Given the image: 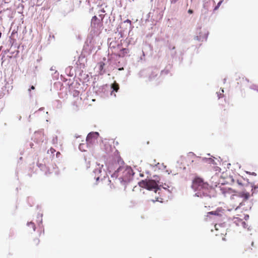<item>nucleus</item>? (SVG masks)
<instances>
[{
    "label": "nucleus",
    "mask_w": 258,
    "mask_h": 258,
    "mask_svg": "<svg viewBox=\"0 0 258 258\" xmlns=\"http://www.w3.org/2000/svg\"><path fill=\"white\" fill-rule=\"evenodd\" d=\"M117 46L118 48H119V49L120 48V44H118Z\"/></svg>",
    "instance_id": "19"
},
{
    "label": "nucleus",
    "mask_w": 258,
    "mask_h": 258,
    "mask_svg": "<svg viewBox=\"0 0 258 258\" xmlns=\"http://www.w3.org/2000/svg\"><path fill=\"white\" fill-rule=\"evenodd\" d=\"M78 83L77 82H76V85H77Z\"/></svg>",
    "instance_id": "27"
},
{
    "label": "nucleus",
    "mask_w": 258,
    "mask_h": 258,
    "mask_svg": "<svg viewBox=\"0 0 258 258\" xmlns=\"http://www.w3.org/2000/svg\"><path fill=\"white\" fill-rule=\"evenodd\" d=\"M188 13L189 14H192V13H193V11H192V10H191V9H189V10H188Z\"/></svg>",
    "instance_id": "16"
},
{
    "label": "nucleus",
    "mask_w": 258,
    "mask_h": 258,
    "mask_svg": "<svg viewBox=\"0 0 258 258\" xmlns=\"http://www.w3.org/2000/svg\"><path fill=\"white\" fill-rule=\"evenodd\" d=\"M104 66L105 63L101 61L98 63L97 66L100 74H102L104 72V71H103Z\"/></svg>",
    "instance_id": "7"
},
{
    "label": "nucleus",
    "mask_w": 258,
    "mask_h": 258,
    "mask_svg": "<svg viewBox=\"0 0 258 258\" xmlns=\"http://www.w3.org/2000/svg\"><path fill=\"white\" fill-rule=\"evenodd\" d=\"M208 215H218V213L216 211H212L208 213Z\"/></svg>",
    "instance_id": "12"
},
{
    "label": "nucleus",
    "mask_w": 258,
    "mask_h": 258,
    "mask_svg": "<svg viewBox=\"0 0 258 258\" xmlns=\"http://www.w3.org/2000/svg\"><path fill=\"white\" fill-rule=\"evenodd\" d=\"M111 88L113 91L117 92L119 89V85L116 83V82H114V83L111 85Z\"/></svg>",
    "instance_id": "9"
},
{
    "label": "nucleus",
    "mask_w": 258,
    "mask_h": 258,
    "mask_svg": "<svg viewBox=\"0 0 258 258\" xmlns=\"http://www.w3.org/2000/svg\"><path fill=\"white\" fill-rule=\"evenodd\" d=\"M217 226H218L217 224H216L215 225V229H216V230H218ZM218 226H220V225H218Z\"/></svg>",
    "instance_id": "18"
},
{
    "label": "nucleus",
    "mask_w": 258,
    "mask_h": 258,
    "mask_svg": "<svg viewBox=\"0 0 258 258\" xmlns=\"http://www.w3.org/2000/svg\"><path fill=\"white\" fill-rule=\"evenodd\" d=\"M55 79H58V78H56H56H53V80H55Z\"/></svg>",
    "instance_id": "28"
},
{
    "label": "nucleus",
    "mask_w": 258,
    "mask_h": 258,
    "mask_svg": "<svg viewBox=\"0 0 258 258\" xmlns=\"http://www.w3.org/2000/svg\"><path fill=\"white\" fill-rule=\"evenodd\" d=\"M28 225L29 226H30L32 228L33 230H35V225L34 223H33V222L28 223Z\"/></svg>",
    "instance_id": "11"
},
{
    "label": "nucleus",
    "mask_w": 258,
    "mask_h": 258,
    "mask_svg": "<svg viewBox=\"0 0 258 258\" xmlns=\"http://www.w3.org/2000/svg\"><path fill=\"white\" fill-rule=\"evenodd\" d=\"M126 22H129V23H131V21L130 20H127Z\"/></svg>",
    "instance_id": "21"
},
{
    "label": "nucleus",
    "mask_w": 258,
    "mask_h": 258,
    "mask_svg": "<svg viewBox=\"0 0 258 258\" xmlns=\"http://www.w3.org/2000/svg\"><path fill=\"white\" fill-rule=\"evenodd\" d=\"M154 177L155 178L154 179L142 180L139 182V186L148 190H154L155 192H156L159 189L158 187V177L156 176H154Z\"/></svg>",
    "instance_id": "3"
},
{
    "label": "nucleus",
    "mask_w": 258,
    "mask_h": 258,
    "mask_svg": "<svg viewBox=\"0 0 258 258\" xmlns=\"http://www.w3.org/2000/svg\"><path fill=\"white\" fill-rule=\"evenodd\" d=\"M237 183L239 184H241V183H240V182L239 181V180H237Z\"/></svg>",
    "instance_id": "23"
},
{
    "label": "nucleus",
    "mask_w": 258,
    "mask_h": 258,
    "mask_svg": "<svg viewBox=\"0 0 258 258\" xmlns=\"http://www.w3.org/2000/svg\"><path fill=\"white\" fill-rule=\"evenodd\" d=\"M52 142L53 144H57V137H55V138H53L52 140Z\"/></svg>",
    "instance_id": "14"
},
{
    "label": "nucleus",
    "mask_w": 258,
    "mask_h": 258,
    "mask_svg": "<svg viewBox=\"0 0 258 258\" xmlns=\"http://www.w3.org/2000/svg\"><path fill=\"white\" fill-rule=\"evenodd\" d=\"M40 243V240L38 238H35L33 240V245L34 246H38Z\"/></svg>",
    "instance_id": "10"
},
{
    "label": "nucleus",
    "mask_w": 258,
    "mask_h": 258,
    "mask_svg": "<svg viewBox=\"0 0 258 258\" xmlns=\"http://www.w3.org/2000/svg\"><path fill=\"white\" fill-rule=\"evenodd\" d=\"M239 195L241 197L244 198L245 200L248 199L250 197V194L249 192L243 191L239 194Z\"/></svg>",
    "instance_id": "8"
},
{
    "label": "nucleus",
    "mask_w": 258,
    "mask_h": 258,
    "mask_svg": "<svg viewBox=\"0 0 258 258\" xmlns=\"http://www.w3.org/2000/svg\"><path fill=\"white\" fill-rule=\"evenodd\" d=\"M225 104H228V105H229V103L228 102H227L226 101H225Z\"/></svg>",
    "instance_id": "22"
},
{
    "label": "nucleus",
    "mask_w": 258,
    "mask_h": 258,
    "mask_svg": "<svg viewBox=\"0 0 258 258\" xmlns=\"http://www.w3.org/2000/svg\"><path fill=\"white\" fill-rule=\"evenodd\" d=\"M73 84H74V83H73L72 84H71L70 85V86H72Z\"/></svg>",
    "instance_id": "29"
},
{
    "label": "nucleus",
    "mask_w": 258,
    "mask_h": 258,
    "mask_svg": "<svg viewBox=\"0 0 258 258\" xmlns=\"http://www.w3.org/2000/svg\"><path fill=\"white\" fill-rule=\"evenodd\" d=\"M54 78L58 77V76H59V73H58V72H57V71H55V72H54Z\"/></svg>",
    "instance_id": "15"
},
{
    "label": "nucleus",
    "mask_w": 258,
    "mask_h": 258,
    "mask_svg": "<svg viewBox=\"0 0 258 258\" xmlns=\"http://www.w3.org/2000/svg\"><path fill=\"white\" fill-rule=\"evenodd\" d=\"M158 201V199H157L156 200H152V201H153V202H155V201Z\"/></svg>",
    "instance_id": "25"
},
{
    "label": "nucleus",
    "mask_w": 258,
    "mask_h": 258,
    "mask_svg": "<svg viewBox=\"0 0 258 258\" xmlns=\"http://www.w3.org/2000/svg\"><path fill=\"white\" fill-rule=\"evenodd\" d=\"M223 1H220L217 4V6L215 8V10H217L219 8V7L220 6L221 4L222 3Z\"/></svg>",
    "instance_id": "13"
},
{
    "label": "nucleus",
    "mask_w": 258,
    "mask_h": 258,
    "mask_svg": "<svg viewBox=\"0 0 258 258\" xmlns=\"http://www.w3.org/2000/svg\"><path fill=\"white\" fill-rule=\"evenodd\" d=\"M221 106H222L223 107H225V104H221Z\"/></svg>",
    "instance_id": "24"
},
{
    "label": "nucleus",
    "mask_w": 258,
    "mask_h": 258,
    "mask_svg": "<svg viewBox=\"0 0 258 258\" xmlns=\"http://www.w3.org/2000/svg\"><path fill=\"white\" fill-rule=\"evenodd\" d=\"M115 174L121 182L126 183L131 180L134 173L131 167L121 166L117 169Z\"/></svg>",
    "instance_id": "1"
},
{
    "label": "nucleus",
    "mask_w": 258,
    "mask_h": 258,
    "mask_svg": "<svg viewBox=\"0 0 258 258\" xmlns=\"http://www.w3.org/2000/svg\"><path fill=\"white\" fill-rule=\"evenodd\" d=\"M102 19L98 18L96 16L93 17L91 20V27L94 29H100L102 27Z\"/></svg>",
    "instance_id": "4"
},
{
    "label": "nucleus",
    "mask_w": 258,
    "mask_h": 258,
    "mask_svg": "<svg viewBox=\"0 0 258 258\" xmlns=\"http://www.w3.org/2000/svg\"><path fill=\"white\" fill-rule=\"evenodd\" d=\"M130 50L127 48H121L120 49V52L117 54L119 57H124L127 53H128Z\"/></svg>",
    "instance_id": "6"
},
{
    "label": "nucleus",
    "mask_w": 258,
    "mask_h": 258,
    "mask_svg": "<svg viewBox=\"0 0 258 258\" xmlns=\"http://www.w3.org/2000/svg\"><path fill=\"white\" fill-rule=\"evenodd\" d=\"M95 178H96V182H97L99 181V179L100 178V176H97V177H95Z\"/></svg>",
    "instance_id": "17"
},
{
    "label": "nucleus",
    "mask_w": 258,
    "mask_h": 258,
    "mask_svg": "<svg viewBox=\"0 0 258 258\" xmlns=\"http://www.w3.org/2000/svg\"><path fill=\"white\" fill-rule=\"evenodd\" d=\"M191 186L195 191H199V194L203 195L207 194L210 188L207 182H204L202 178L198 177L193 180Z\"/></svg>",
    "instance_id": "2"
},
{
    "label": "nucleus",
    "mask_w": 258,
    "mask_h": 258,
    "mask_svg": "<svg viewBox=\"0 0 258 258\" xmlns=\"http://www.w3.org/2000/svg\"><path fill=\"white\" fill-rule=\"evenodd\" d=\"M99 137V133L97 132H92L89 133L86 138V141L88 144H93L97 141Z\"/></svg>",
    "instance_id": "5"
},
{
    "label": "nucleus",
    "mask_w": 258,
    "mask_h": 258,
    "mask_svg": "<svg viewBox=\"0 0 258 258\" xmlns=\"http://www.w3.org/2000/svg\"><path fill=\"white\" fill-rule=\"evenodd\" d=\"M31 89H34V87L33 86H32L31 87Z\"/></svg>",
    "instance_id": "26"
},
{
    "label": "nucleus",
    "mask_w": 258,
    "mask_h": 258,
    "mask_svg": "<svg viewBox=\"0 0 258 258\" xmlns=\"http://www.w3.org/2000/svg\"><path fill=\"white\" fill-rule=\"evenodd\" d=\"M118 70H119V71L123 70V68H119Z\"/></svg>",
    "instance_id": "20"
}]
</instances>
